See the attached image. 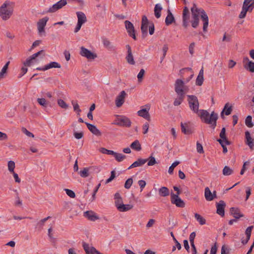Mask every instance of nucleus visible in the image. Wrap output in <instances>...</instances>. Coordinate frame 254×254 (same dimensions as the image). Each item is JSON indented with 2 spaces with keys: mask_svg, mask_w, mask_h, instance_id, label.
I'll return each instance as SVG.
<instances>
[{
  "mask_svg": "<svg viewBox=\"0 0 254 254\" xmlns=\"http://www.w3.org/2000/svg\"><path fill=\"white\" fill-rule=\"evenodd\" d=\"M191 12L192 19H199V15L201 14V18L203 21V31L206 32L208 26V17L205 11L202 8H198L196 5L193 3L191 8Z\"/></svg>",
  "mask_w": 254,
  "mask_h": 254,
  "instance_id": "obj_1",
  "label": "nucleus"
},
{
  "mask_svg": "<svg viewBox=\"0 0 254 254\" xmlns=\"http://www.w3.org/2000/svg\"><path fill=\"white\" fill-rule=\"evenodd\" d=\"M197 114L204 123L211 125L213 128L215 127L218 117V115L215 113L214 111L212 112L211 114L209 115V113L206 110H200Z\"/></svg>",
  "mask_w": 254,
  "mask_h": 254,
  "instance_id": "obj_2",
  "label": "nucleus"
},
{
  "mask_svg": "<svg viewBox=\"0 0 254 254\" xmlns=\"http://www.w3.org/2000/svg\"><path fill=\"white\" fill-rule=\"evenodd\" d=\"M13 13V9L10 7V3L5 1L0 7V16L3 20L8 19Z\"/></svg>",
  "mask_w": 254,
  "mask_h": 254,
  "instance_id": "obj_3",
  "label": "nucleus"
},
{
  "mask_svg": "<svg viewBox=\"0 0 254 254\" xmlns=\"http://www.w3.org/2000/svg\"><path fill=\"white\" fill-rule=\"evenodd\" d=\"M188 103L190 110L196 114L199 112V102L198 99L195 95H188Z\"/></svg>",
  "mask_w": 254,
  "mask_h": 254,
  "instance_id": "obj_4",
  "label": "nucleus"
},
{
  "mask_svg": "<svg viewBox=\"0 0 254 254\" xmlns=\"http://www.w3.org/2000/svg\"><path fill=\"white\" fill-rule=\"evenodd\" d=\"M185 86L184 81L181 79L176 80L175 83V91L177 94L185 95Z\"/></svg>",
  "mask_w": 254,
  "mask_h": 254,
  "instance_id": "obj_5",
  "label": "nucleus"
},
{
  "mask_svg": "<svg viewBox=\"0 0 254 254\" xmlns=\"http://www.w3.org/2000/svg\"><path fill=\"white\" fill-rule=\"evenodd\" d=\"M171 201L172 204H175L176 206L183 208L185 206V203L180 198L178 195H175V193H171Z\"/></svg>",
  "mask_w": 254,
  "mask_h": 254,
  "instance_id": "obj_6",
  "label": "nucleus"
},
{
  "mask_svg": "<svg viewBox=\"0 0 254 254\" xmlns=\"http://www.w3.org/2000/svg\"><path fill=\"white\" fill-rule=\"evenodd\" d=\"M80 49V55L82 57L86 58L88 60H94L97 57L96 54L91 52L84 47H81Z\"/></svg>",
  "mask_w": 254,
  "mask_h": 254,
  "instance_id": "obj_7",
  "label": "nucleus"
},
{
  "mask_svg": "<svg viewBox=\"0 0 254 254\" xmlns=\"http://www.w3.org/2000/svg\"><path fill=\"white\" fill-rule=\"evenodd\" d=\"M67 4L66 0H60L56 3L53 4L47 10V12L53 13L57 11L59 9L62 8L64 6Z\"/></svg>",
  "mask_w": 254,
  "mask_h": 254,
  "instance_id": "obj_8",
  "label": "nucleus"
},
{
  "mask_svg": "<svg viewBox=\"0 0 254 254\" xmlns=\"http://www.w3.org/2000/svg\"><path fill=\"white\" fill-rule=\"evenodd\" d=\"M148 25V20L147 17L145 15L142 16L141 25V31L143 38H145L147 35Z\"/></svg>",
  "mask_w": 254,
  "mask_h": 254,
  "instance_id": "obj_9",
  "label": "nucleus"
},
{
  "mask_svg": "<svg viewBox=\"0 0 254 254\" xmlns=\"http://www.w3.org/2000/svg\"><path fill=\"white\" fill-rule=\"evenodd\" d=\"M116 122V125L119 126L125 127H130L131 123L129 119L125 116H123L120 118H118Z\"/></svg>",
  "mask_w": 254,
  "mask_h": 254,
  "instance_id": "obj_10",
  "label": "nucleus"
},
{
  "mask_svg": "<svg viewBox=\"0 0 254 254\" xmlns=\"http://www.w3.org/2000/svg\"><path fill=\"white\" fill-rule=\"evenodd\" d=\"M49 18L48 17H45L38 21L37 26L38 32L40 34L42 35L43 33L44 35H45L44 28Z\"/></svg>",
  "mask_w": 254,
  "mask_h": 254,
  "instance_id": "obj_11",
  "label": "nucleus"
},
{
  "mask_svg": "<svg viewBox=\"0 0 254 254\" xmlns=\"http://www.w3.org/2000/svg\"><path fill=\"white\" fill-rule=\"evenodd\" d=\"M125 24L129 35L132 37L134 40H136V38L135 35L134 28L133 24L128 20H126L125 21Z\"/></svg>",
  "mask_w": 254,
  "mask_h": 254,
  "instance_id": "obj_12",
  "label": "nucleus"
},
{
  "mask_svg": "<svg viewBox=\"0 0 254 254\" xmlns=\"http://www.w3.org/2000/svg\"><path fill=\"white\" fill-rule=\"evenodd\" d=\"M127 93L125 91H122L116 97L115 100L116 105L117 107H121L125 101Z\"/></svg>",
  "mask_w": 254,
  "mask_h": 254,
  "instance_id": "obj_13",
  "label": "nucleus"
},
{
  "mask_svg": "<svg viewBox=\"0 0 254 254\" xmlns=\"http://www.w3.org/2000/svg\"><path fill=\"white\" fill-rule=\"evenodd\" d=\"M146 108L142 109L137 112V114L139 116L143 117L145 119L148 121H150V116L149 113V110L150 109V106L146 105Z\"/></svg>",
  "mask_w": 254,
  "mask_h": 254,
  "instance_id": "obj_14",
  "label": "nucleus"
},
{
  "mask_svg": "<svg viewBox=\"0 0 254 254\" xmlns=\"http://www.w3.org/2000/svg\"><path fill=\"white\" fill-rule=\"evenodd\" d=\"M126 48L127 50V54L126 58V60L129 64L134 65L135 64V62L132 54L131 47L129 45H127Z\"/></svg>",
  "mask_w": 254,
  "mask_h": 254,
  "instance_id": "obj_15",
  "label": "nucleus"
},
{
  "mask_svg": "<svg viewBox=\"0 0 254 254\" xmlns=\"http://www.w3.org/2000/svg\"><path fill=\"white\" fill-rule=\"evenodd\" d=\"M226 203L223 200H220L216 203L217 213L221 216H224V208Z\"/></svg>",
  "mask_w": 254,
  "mask_h": 254,
  "instance_id": "obj_16",
  "label": "nucleus"
},
{
  "mask_svg": "<svg viewBox=\"0 0 254 254\" xmlns=\"http://www.w3.org/2000/svg\"><path fill=\"white\" fill-rule=\"evenodd\" d=\"M246 144L249 146L251 149H253L254 147V139L251 137L249 131L245 132Z\"/></svg>",
  "mask_w": 254,
  "mask_h": 254,
  "instance_id": "obj_17",
  "label": "nucleus"
},
{
  "mask_svg": "<svg viewBox=\"0 0 254 254\" xmlns=\"http://www.w3.org/2000/svg\"><path fill=\"white\" fill-rule=\"evenodd\" d=\"M84 216L92 221H95L99 219V217L96 215V213L91 210L85 212Z\"/></svg>",
  "mask_w": 254,
  "mask_h": 254,
  "instance_id": "obj_18",
  "label": "nucleus"
},
{
  "mask_svg": "<svg viewBox=\"0 0 254 254\" xmlns=\"http://www.w3.org/2000/svg\"><path fill=\"white\" fill-rule=\"evenodd\" d=\"M88 129L94 135L99 136L101 135V131L96 127L92 124L85 122Z\"/></svg>",
  "mask_w": 254,
  "mask_h": 254,
  "instance_id": "obj_19",
  "label": "nucleus"
},
{
  "mask_svg": "<svg viewBox=\"0 0 254 254\" xmlns=\"http://www.w3.org/2000/svg\"><path fill=\"white\" fill-rule=\"evenodd\" d=\"M83 247L86 254H97V252H98L95 248L89 247V245L85 243L83 244Z\"/></svg>",
  "mask_w": 254,
  "mask_h": 254,
  "instance_id": "obj_20",
  "label": "nucleus"
},
{
  "mask_svg": "<svg viewBox=\"0 0 254 254\" xmlns=\"http://www.w3.org/2000/svg\"><path fill=\"white\" fill-rule=\"evenodd\" d=\"M231 214L236 219L244 216L243 214L241 213L240 210L238 208L231 207L230 209Z\"/></svg>",
  "mask_w": 254,
  "mask_h": 254,
  "instance_id": "obj_21",
  "label": "nucleus"
},
{
  "mask_svg": "<svg viewBox=\"0 0 254 254\" xmlns=\"http://www.w3.org/2000/svg\"><path fill=\"white\" fill-rule=\"evenodd\" d=\"M148 159H144L142 158L138 159L136 161L134 162L128 168V169H130L132 168L141 166L144 165Z\"/></svg>",
  "mask_w": 254,
  "mask_h": 254,
  "instance_id": "obj_22",
  "label": "nucleus"
},
{
  "mask_svg": "<svg viewBox=\"0 0 254 254\" xmlns=\"http://www.w3.org/2000/svg\"><path fill=\"white\" fill-rule=\"evenodd\" d=\"M247 0H244L243 2V5L242 6V10L241 11L240 14L239 15V17L240 18H244L245 17L247 11H250V10L249 9V8L247 6Z\"/></svg>",
  "mask_w": 254,
  "mask_h": 254,
  "instance_id": "obj_23",
  "label": "nucleus"
},
{
  "mask_svg": "<svg viewBox=\"0 0 254 254\" xmlns=\"http://www.w3.org/2000/svg\"><path fill=\"white\" fill-rule=\"evenodd\" d=\"M76 15L78 18L77 23L82 25L87 21L86 17L83 12L81 11L77 12Z\"/></svg>",
  "mask_w": 254,
  "mask_h": 254,
  "instance_id": "obj_24",
  "label": "nucleus"
},
{
  "mask_svg": "<svg viewBox=\"0 0 254 254\" xmlns=\"http://www.w3.org/2000/svg\"><path fill=\"white\" fill-rule=\"evenodd\" d=\"M175 21L174 17L171 12V11L168 9V15L165 19V23L167 25H169L171 24L173 22Z\"/></svg>",
  "mask_w": 254,
  "mask_h": 254,
  "instance_id": "obj_25",
  "label": "nucleus"
},
{
  "mask_svg": "<svg viewBox=\"0 0 254 254\" xmlns=\"http://www.w3.org/2000/svg\"><path fill=\"white\" fill-rule=\"evenodd\" d=\"M61 67V65L60 64H59L57 62H51L50 63L46 64L45 66H44V69H50L51 68H60Z\"/></svg>",
  "mask_w": 254,
  "mask_h": 254,
  "instance_id": "obj_26",
  "label": "nucleus"
},
{
  "mask_svg": "<svg viewBox=\"0 0 254 254\" xmlns=\"http://www.w3.org/2000/svg\"><path fill=\"white\" fill-rule=\"evenodd\" d=\"M204 196L206 200L211 201L213 200L212 192L208 187H206L204 190Z\"/></svg>",
  "mask_w": 254,
  "mask_h": 254,
  "instance_id": "obj_27",
  "label": "nucleus"
},
{
  "mask_svg": "<svg viewBox=\"0 0 254 254\" xmlns=\"http://www.w3.org/2000/svg\"><path fill=\"white\" fill-rule=\"evenodd\" d=\"M169 193V190L166 187H162L159 189V193L162 196H168Z\"/></svg>",
  "mask_w": 254,
  "mask_h": 254,
  "instance_id": "obj_28",
  "label": "nucleus"
},
{
  "mask_svg": "<svg viewBox=\"0 0 254 254\" xmlns=\"http://www.w3.org/2000/svg\"><path fill=\"white\" fill-rule=\"evenodd\" d=\"M90 168H84L83 170L78 172L79 175L82 178H86L90 175Z\"/></svg>",
  "mask_w": 254,
  "mask_h": 254,
  "instance_id": "obj_29",
  "label": "nucleus"
},
{
  "mask_svg": "<svg viewBox=\"0 0 254 254\" xmlns=\"http://www.w3.org/2000/svg\"><path fill=\"white\" fill-rule=\"evenodd\" d=\"M177 95L178 96L175 99L174 102V105L175 106L180 105L181 104V103L183 101L185 98V95L177 94Z\"/></svg>",
  "mask_w": 254,
  "mask_h": 254,
  "instance_id": "obj_30",
  "label": "nucleus"
},
{
  "mask_svg": "<svg viewBox=\"0 0 254 254\" xmlns=\"http://www.w3.org/2000/svg\"><path fill=\"white\" fill-rule=\"evenodd\" d=\"M132 207V205L123 204L118 207V210L121 212H125L131 209Z\"/></svg>",
  "mask_w": 254,
  "mask_h": 254,
  "instance_id": "obj_31",
  "label": "nucleus"
},
{
  "mask_svg": "<svg viewBox=\"0 0 254 254\" xmlns=\"http://www.w3.org/2000/svg\"><path fill=\"white\" fill-rule=\"evenodd\" d=\"M130 146L132 149L136 151H140L141 149V144L138 140L134 141Z\"/></svg>",
  "mask_w": 254,
  "mask_h": 254,
  "instance_id": "obj_32",
  "label": "nucleus"
},
{
  "mask_svg": "<svg viewBox=\"0 0 254 254\" xmlns=\"http://www.w3.org/2000/svg\"><path fill=\"white\" fill-rule=\"evenodd\" d=\"M229 103H227L225 105L224 108V109L222 112V113H221L222 117L223 116L222 114L224 112H225V114L226 116H228L231 114V112L232 111V106H230L229 107Z\"/></svg>",
  "mask_w": 254,
  "mask_h": 254,
  "instance_id": "obj_33",
  "label": "nucleus"
},
{
  "mask_svg": "<svg viewBox=\"0 0 254 254\" xmlns=\"http://www.w3.org/2000/svg\"><path fill=\"white\" fill-rule=\"evenodd\" d=\"M162 8L159 4H156L154 7V14L156 18H159L161 16V11Z\"/></svg>",
  "mask_w": 254,
  "mask_h": 254,
  "instance_id": "obj_34",
  "label": "nucleus"
},
{
  "mask_svg": "<svg viewBox=\"0 0 254 254\" xmlns=\"http://www.w3.org/2000/svg\"><path fill=\"white\" fill-rule=\"evenodd\" d=\"M233 173V170L227 166H225L222 170L223 175L225 176L231 175Z\"/></svg>",
  "mask_w": 254,
  "mask_h": 254,
  "instance_id": "obj_35",
  "label": "nucleus"
},
{
  "mask_svg": "<svg viewBox=\"0 0 254 254\" xmlns=\"http://www.w3.org/2000/svg\"><path fill=\"white\" fill-rule=\"evenodd\" d=\"M102 42L104 47H105L106 48L112 49L114 47L112 43L107 38H103Z\"/></svg>",
  "mask_w": 254,
  "mask_h": 254,
  "instance_id": "obj_36",
  "label": "nucleus"
},
{
  "mask_svg": "<svg viewBox=\"0 0 254 254\" xmlns=\"http://www.w3.org/2000/svg\"><path fill=\"white\" fill-rule=\"evenodd\" d=\"M181 126L182 131L183 133H184L185 134H190L193 132L192 129L190 127H186V126H185V125L183 124L182 123H181Z\"/></svg>",
  "mask_w": 254,
  "mask_h": 254,
  "instance_id": "obj_37",
  "label": "nucleus"
},
{
  "mask_svg": "<svg viewBox=\"0 0 254 254\" xmlns=\"http://www.w3.org/2000/svg\"><path fill=\"white\" fill-rule=\"evenodd\" d=\"M244 68L251 72H254V62H250L247 64L244 65Z\"/></svg>",
  "mask_w": 254,
  "mask_h": 254,
  "instance_id": "obj_38",
  "label": "nucleus"
},
{
  "mask_svg": "<svg viewBox=\"0 0 254 254\" xmlns=\"http://www.w3.org/2000/svg\"><path fill=\"white\" fill-rule=\"evenodd\" d=\"M113 156L118 162H122L126 158V155L121 153H118L115 152H114Z\"/></svg>",
  "mask_w": 254,
  "mask_h": 254,
  "instance_id": "obj_39",
  "label": "nucleus"
},
{
  "mask_svg": "<svg viewBox=\"0 0 254 254\" xmlns=\"http://www.w3.org/2000/svg\"><path fill=\"white\" fill-rule=\"evenodd\" d=\"M189 10L187 6H185L184 8L183 11V20L189 19L190 15H189Z\"/></svg>",
  "mask_w": 254,
  "mask_h": 254,
  "instance_id": "obj_40",
  "label": "nucleus"
},
{
  "mask_svg": "<svg viewBox=\"0 0 254 254\" xmlns=\"http://www.w3.org/2000/svg\"><path fill=\"white\" fill-rule=\"evenodd\" d=\"M245 124L249 127H252L254 126L252 116L249 115L247 117L245 120Z\"/></svg>",
  "mask_w": 254,
  "mask_h": 254,
  "instance_id": "obj_41",
  "label": "nucleus"
},
{
  "mask_svg": "<svg viewBox=\"0 0 254 254\" xmlns=\"http://www.w3.org/2000/svg\"><path fill=\"white\" fill-rule=\"evenodd\" d=\"M194 217L200 225H203L205 223V220L199 214L195 213Z\"/></svg>",
  "mask_w": 254,
  "mask_h": 254,
  "instance_id": "obj_42",
  "label": "nucleus"
},
{
  "mask_svg": "<svg viewBox=\"0 0 254 254\" xmlns=\"http://www.w3.org/2000/svg\"><path fill=\"white\" fill-rule=\"evenodd\" d=\"M36 60L35 59H32V56H30L29 58H28L25 62H24L23 64L25 66H30L34 62H36Z\"/></svg>",
  "mask_w": 254,
  "mask_h": 254,
  "instance_id": "obj_43",
  "label": "nucleus"
},
{
  "mask_svg": "<svg viewBox=\"0 0 254 254\" xmlns=\"http://www.w3.org/2000/svg\"><path fill=\"white\" fill-rule=\"evenodd\" d=\"M10 63V62H7L4 65V66L2 67V69L1 70V71L0 72V79L2 78L3 77V75L4 73L6 72L8 66Z\"/></svg>",
  "mask_w": 254,
  "mask_h": 254,
  "instance_id": "obj_44",
  "label": "nucleus"
},
{
  "mask_svg": "<svg viewBox=\"0 0 254 254\" xmlns=\"http://www.w3.org/2000/svg\"><path fill=\"white\" fill-rule=\"evenodd\" d=\"M58 104L61 108L66 109L68 107L67 104L62 99H60L58 100Z\"/></svg>",
  "mask_w": 254,
  "mask_h": 254,
  "instance_id": "obj_45",
  "label": "nucleus"
},
{
  "mask_svg": "<svg viewBox=\"0 0 254 254\" xmlns=\"http://www.w3.org/2000/svg\"><path fill=\"white\" fill-rule=\"evenodd\" d=\"M38 103L42 106L44 107H47L48 105V103L44 98H38Z\"/></svg>",
  "mask_w": 254,
  "mask_h": 254,
  "instance_id": "obj_46",
  "label": "nucleus"
},
{
  "mask_svg": "<svg viewBox=\"0 0 254 254\" xmlns=\"http://www.w3.org/2000/svg\"><path fill=\"white\" fill-rule=\"evenodd\" d=\"M100 151L103 154H106L108 155H113L115 152L113 150H108L103 147H102L100 149Z\"/></svg>",
  "mask_w": 254,
  "mask_h": 254,
  "instance_id": "obj_47",
  "label": "nucleus"
},
{
  "mask_svg": "<svg viewBox=\"0 0 254 254\" xmlns=\"http://www.w3.org/2000/svg\"><path fill=\"white\" fill-rule=\"evenodd\" d=\"M72 104L73 107L74 111L76 112L77 113L78 115H80V113L81 112V110L80 109L79 106L78 104V103L76 102H75L73 101H72Z\"/></svg>",
  "mask_w": 254,
  "mask_h": 254,
  "instance_id": "obj_48",
  "label": "nucleus"
},
{
  "mask_svg": "<svg viewBox=\"0 0 254 254\" xmlns=\"http://www.w3.org/2000/svg\"><path fill=\"white\" fill-rule=\"evenodd\" d=\"M15 168V163L13 161H9L8 162V169L10 173L14 172Z\"/></svg>",
  "mask_w": 254,
  "mask_h": 254,
  "instance_id": "obj_49",
  "label": "nucleus"
},
{
  "mask_svg": "<svg viewBox=\"0 0 254 254\" xmlns=\"http://www.w3.org/2000/svg\"><path fill=\"white\" fill-rule=\"evenodd\" d=\"M180 162L179 161H175L174 163H172L171 166L169 167L168 173L170 174H172L173 173L174 168L179 164Z\"/></svg>",
  "mask_w": 254,
  "mask_h": 254,
  "instance_id": "obj_50",
  "label": "nucleus"
},
{
  "mask_svg": "<svg viewBox=\"0 0 254 254\" xmlns=\"http://www.w3.org/2000/svg\"><path fill=\"white\" fill-rule=\"evenodd\" d=\"M147 159L148 161L147 165L148 166H153L157 163L155 157L152 156H150Z\"/></svg>",
  "mask_w": 254,
  "mask_h": 254,
  "instance_id": "obj_51",
  "label": "nucleus"
},
{
  "mask_svg": "<svg viewBox=\"0 0 254 254\" xmlns=\"http://www.w3.org/2000/svg\"><path fill=\"white\" fill-rule=\"evenodd\" d=\"M204 81L203 76L198 75L196 79V85L197 86H201L203 84Z\"/></svg>",
  "mask_w": 254,
  "mask_h": 254,
  "instance_id": "obj_52",
  "label": "nucleus"
},
{
  "mask_svg": "<svg viewBox=\"0 0 254 254\" xmlns=\"http://www.w3.org/2000/svg\"><path fill=\"white\" fill-rule=\"evenodd\" d=\"M145 73V70L143 69H141L138 74H137V79L139 82H141L142 81L144 74Z\"/></svg>",
  "mask_w": 254,
  "mask_h": 254,
  "instance_id": "obj_53",
  "label": "nucleus"
},
{
  "mask_svg": "<svg viewBox=\"0 0 254 254\" xmlns=\"http://www.w3.org/2000/svg\"><path fill=\"white\" fill-rule=\"evenodd\" d=\"M132 183H133V180H132V178L128 179L126 181V183L125 184V188L127 189H129L131 187V186L132 184Z\"/></svg>",
  "mask_w": 254,
  "mask_h": 254,
  "instance_id": "obj_54",
  "label": "nucleus"
},
{
  "mask_svg": "<svg viewBox=\"0 0 254 254\" xmlns=\"http://www.w3.org/2000/svg\"><path fill=\"white\" fill-rule=\"evenodd\" d=\"M64 190L65 191L67 195L70 197L71 198H73L75 197V193L72 190L67 189H65Z\"/></svg>",
  "mask_w": 254,
  "mask_h": 254,
  "instance_id": "obj_55",
  "label": "nucleus"
},
{
  "mask_svg": "<svg viewBox=\"0 0 254 254\" xmlns=\"http://www.w3.org/2000/svg\"><path fill=\"white\" fill-rule=\"evenodd\" d=\"M253 228V226H249L248 227L245 231V233L247 237H248V239H250L252 230Z\"/></svg>",
  "mask_w": 254,
  "mask_h": 254,
  "instance_id": "obj_56",
  "label": "nucleus"
},
{
  "mask_svg": "<svg viewBox=\"0 0 254 254\" xmlns=\"http://www.w3.org/2000/svg\"><path fill=\"white\" fill-rule=\"evenodd\" d=\"M199 21V19H192L191 20L192 27L194 28H196L198 25Z\"/></svg>",
  "mask_w": 254,
  "mask_h": 254,
  "instance_id": "obj_57",
  "label": "nucleus"
},
{
  "mask_svg": "<svg viewBox=\"0 0 254 254\" xmlns=\"http://www.w3.org/2000/svg\"><path fill=\"white\" fill-rule=\"evenodd\" d=\"M196 149H197V151L199 153H203L204 152L203 147H202V145L200 143H199L198 142H197V143H196Z\"/></svg>",
  "mask_w": 254,
  "mask_h": 254,
  "instance_id": "obj_58",
  "label": "nucleus"
},
{
  "mask_svg": "<svg viewBox=\"0 0 254 254\" xmlns=\"http://www.w3.org/2000/svg\"><path fill=\"white\" fill-rule=\"evenodd\" d=\"M219 136L221 139H226V129L225 127H223L220 133Z\"/></svg>",
  "mask_w": 254,
  "mask_h": 254,
  "instance_id": "obj_59",
  "label": "nucleus"
},
{
  "mask_svg": "<svg viewBox=\"0 0 254 254\" xmlns=\"http://www.w3.org/2000/svg\"><path fill=\"white\" fill-rule=\"evenodd\" d=\"M138 184L139 186H140V188L141 189V191L143 190V189L144 188V187H145L146 183L145 181L144 180H139L138 182Z\"/></svg>",
  "mask_w": 254,
  "mask_h": 254,
  "instance_id": "obj_60",
  "label": "nucleus"
},
{
  "mask_svg": "<svg viewBox=\"0 0 254 254\" xmlns=\"http://www.w3.org/2000/svg\"><path fill=\"white\" fill-rule=\"evenodd\" d=\"M246 200H248L251 194V188L250 187H246Z\"/></svg>",
  "mask_w": 254,
  "mask_h": 254,
  "instance_id": "obj_61",
  "label": "nucleus"
},
{
  "mask_svg": "<svg viewBox=\"0 0 254 254\" xmlns=\"http://www.w3.org/2000/svg\"><path fill=\"white\" fill-rule=\"evenodd\" d=\"M191 69H192L190 67L182 68L180 70V74L181 76H183V74H184L185 72L191 71Z\"/></svg>",
  "mask_w": 254,
  "mask_h": 254,
  "instance_id": "obj_62",
  "label": "nucleus"
},
{
  "mask_svg": "<svg viewBox=\"0 0 254 254\" xmlns=\"http://www.w3.org/2000/svg\"><path fill=\"white\" fill-rule=\"evenodd\" d=\"M115 204L117 209H118V207L123 204L122 198H119V199H116L115 201Z\"/></svg>",
  "mask_w": 254,
  "mask_h": 254,
  "instance_id": "obj_63",
  "label": "nucleus"
},
{
  "mask_svg": "<svg viewBox=\"0 0 254 254\" xmlns=\"http://www.w3.org/2000/svg\"><path fill=\"white\" fill-rule=\"evenodd\" d=\"M22 131L28 137H34V134L31 132L27 130L25 128H22Z\"/></svg>",
  "mask_w": 254,
  "mask_h": 254,
  "instance_id": "obj_64",
  "label": "nucleus"
}]
</instances>
